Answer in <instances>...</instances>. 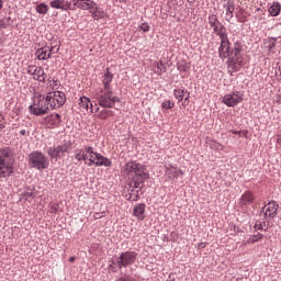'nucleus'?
<instances>
[{
    "instance_id": "1",
    "label": "nucleus",
    "mask_w": 281,
    "mask_h": 281,
    "mask_svg": "<svg viewBox=\"0 0 281 281\" xmlns=\"http://www.w3.org/2000/svg\"><path fill=\"white\" fill-rule=\"evenodd\" d=\"M122 172L128 178L131 188L135 189L139 188L150 177L146 166L137 161L126 162L122 168Z\"/></svg>"
},
{
    "instance_id": "2",
    "label": "nucleus",
    "mask_w": 281,
    "mask_h": 281,
    "mask_svg": "<svg viewBox=\"0 0 281 281\" xmlns=\"http://www.w3.org/2000/svg\"><path fill=\"white\" fill-rule=\"evenodd\" d=\"M75 159L77 161H87L89 159L88 166H97L105 168H111L112 161L108 157H104L102 154L95 151L93 147L86 146L81 149L75 151Z\"/></svg>"
},
{
    "instance_id": "3",
    "label": "nucleus",
    "mask_w": 281,
    "mask_h": 281,
    "mask_svg": "<svg viewBox=\"0 0 281 281\" xmlns=\"http://www.w3.org/2000/svg\"><path fill=\"white\" fill-rule=\"evenodd\" d=\"M93 98L102 109H113L120 102V98L113 90H95Z\"/></svg>"
},
{
    "instance_id": "4",
    "label": "nucleus",
    "mask_w": 281,
    "mask_h": 281,
    "mask_svg": "<svg viewBox=\"0 0 281 281\" xmlns=\"http://www.w3.org/2000/svg\"><path fill=\"white\" fill-rule=\"evenodd\" d=\"M137 262V252L136 251H124L119 255V257L112 259L109 269L115 272L113 266L115 265L119 269H126V267H131V265H135Z\"/></svg>"
},
{
    "instance_id": "5",
    "label": "nucleus",
    "mask_w": 281,
    "mask_h": 281,
    "mask_svg": "<svg viewBox=\"0 0 281 281\" xmlns=\"http://www.w3.org/2000/svg\"><path fill=\"white\" fill-rule=\"evenodd\" d=\"M12 150L8 147L0 149V178L5 179L14 172L12 165Z\"/></svg>"
},
{
    "instance_id": "6",
    "label": "nucleus",
    "mask_w": 281,
    "mask_h": 281,
    "mask_svg": "<svg viewBox=\"0 0 281 281\" xmlns=\"http://www.w3.org/2000/svg\"><path fill=\"white\" fill-rule=\"evenodd\" d=\"M52 105L47 100V97L37 94L33 98V104L29 106V111L32 115H46L49 113Z\"/></svg>"
},
{
    "instance_id": "7",
    "label": "nucleus",
    "mask_w": 281,
    "mask_h": 281,
    "mask_svg": "<svg viewBox=\"0 0 281 281\" xmlns=\"http://www.w3.org/2000/svg\"><path fill=\"white\" fill-rule=\"evenodd\" d=\"M29 166L35 170H47L49 168V158L41 151H33L29 155Z\"/></svg>"
},
{
    "instance_id": "8",
    "label": "nucleus",
    "mask_w": 281,
    "mask_h": 281,
    "mask_svg": "<svg viewBox=\"0 0 281 281\" xmlns=\"http://www.w3.org/2000/svg\"><path fill=\"white\" fill-rule=\"evenodd\" d=\"M228 71L231 75L236 74V71H240L243 65H245V58L243 55L231 54L227 61Z\"/></svg>"
},
{
    "instance_id": "9",
    "label": "nucleus",
    "mask_w": 281,
    "mask_h": 281,
    "mask_svg": "<svg viewBox=\"0 0 281 281\" xmlns=\"http://www.w3.org/2000/svg\"><path fill=\"white\" fill-rule=\"evenodd\" d=\"M46 99L50 104V109H54L55 106H63V104L67 102V95L61 91L48 92Z\"/></svg>"
},
{
    "instance_id": "10",
    "label": "nucleus",
    "mask_w": 281,
    "mask_h": 281,
    "mask_svg": "<svg viewBox=\"0 0 281 281\" xmlns=\"http://www.w3.org/2000/svg\"><path fill=\"white\" fill-rule=\"evenodd\" d=\"M245 98V94L240 91H233L231 93L225 94L222 98L223 104L226 106H237V104H240Z\"/></svg>"
},
{
    "instance_id": "11",
    "label": "nucleus",
    "mask_w": 281,
    "mask_h": 281,
    "mask_svg": "<svg viewBox=\"0 0 281 281\" xmlns=\"http://www.w3.org/2000/svg\"><path fill=\"white\" fill-rule=\"evenodd\" d=\"M27 74L33 76V80H37L38 82L45 83L47 80V74H45V70L42 67L29 66Z\"/></svg>"
},
{
    "instance_id": "12",
    "label": "nucleus",
    "mask_w": 281,
    "mask_h": 281,
    "mask_svg": "<svg viewBox=\"0 0 281 281\" xmlns=\"http://www.w3.org/2000/svg\"><path fill=\"white\" fill-rule=\"evenodd\" d=\"M278 203L276 201H270L268 202L263 207H262V213L265 214L266 218H276L278 216Z\"/></svg>"
},
{
    "instance_id": "13",
    "label": "nucleus",
    "mask_w": 281,
    "mask_h": 281,
    "mask_svg": "<svg viewBox=\"0 0 281 281\" xmlns=\"http://www.w3.org/2000/svg\"><path fill=\"white\" fill-rule=\"evenodd\" d=\"M72 3V10H93L95 8V1L93 0H71Z\"/></svg>"
},
{
    "instance_id": "14",
    "label": "nucleus",
    "mask_w": 281,
    "mask_h": 281,
    "mask_svg": "<svg viewBox=\"0 0 281 281\" xmlns=\"http://www.w3.org/2000/svg\"><path fill=\"white\" fill-rule=\"evenodd\" d=\"M67 150H69V145H58L57 147H49L47 149V155L50 157V159H58V157H63Z\"/></svg>"
},
{
    "instance_id": "15",
    "label": "nucleus",
    "mask_w": 281,
    "mask_h": 281,
    "mask_svg": "<svg viewBox=\"0 0 281 281\" xmlns=\"http://www.w3.org/2000/svg\"><path fill=\"white\" fill-rule=\"evenodd\" d=\"M52 54H54V46H45L42 48H38L35 52V56L37 60H49L52 58Z\"/></svg>"
},
{
    "instance_id": "16",
    "label": "nucleus",
    "mask_w": 281,
    "mask_h": 281,
    "mask_svg": "<svg viewBox=\"0 0 281 281\" xmlns=\"http://www.w3.org/2000/svg\"><path fill=\"white\" fill-rule=\"evenodd\" d=\"M49 5L54 10H61L63 12H67V10H72V2H68L66 0H53L49 2Z\"/></svg>"
},
{
    "instance_id": "17",
    "label": "nucleus",
    "mask_w": 281,
    "mask_h": 281,
    "mask_svg": "<svg viewBox=\"0 0 281 281\" xmlns=\"http://www.w3.org/2000/svg\"><path fill=\"white\" fill-rule=\"evenodd\" d=\"M220 58L225 60V58H229L232 56V52L229 50V38L221 40V45L218 47Z\"/></svg>"
},
{
    "instance_id": "18",
    "label": "nucleus",
    "mask_w": 281,
    "mask_h": 281,
    "mask_svg": "<svg viewBox=\"0 0 281 281\" xmlns=\"http://www.w3.org/2000/svg\"><path fill=\"white\" fill-rule=\"evenodd\" d=\"M111 82H113V74L106 69V72L104 74L102 78V87L97 89L98 91H113V88L111 87Z\"/></svg>"
},
{
    "instance_id": "19",
    "label": "nucleus",
    "mask_w": 281,
    "mask_h": 281,
    "mask_svg": "<svg viewBox=\"0 0 281 281\" xmlns=\"http://www.w3.org/2000/svg\"><path fill=\"white\" fill-rule=\"evenodd\" d=\"M256 201V196L251 191H246L238 200L239 207H247V205H251Z\"/></svg>"
},
{
    "instance_id": "20",
    "label": "nucleus",
    "mask_w": 281,
    "mask_h": 281,
    "mask_svg": "<svg viewBox=\"0 0 281 281\" xmlns=\"http://www.w3.org/2000/svg\"><path fill=\"white\" fill-rule=\"evenodd\" d=\"M47 128H58L60 126V114H49L44 119Z\"/></svg>"
},
{
    "instance_id": "21",
    "label": "nucleus",
    "mask_w": 281,
    "mask_h": 281,
    "mask_svg": "<svg viewBox=\"0 0 281 281\" xmlns=\"http://www.w3.org/2000/svg\"><path fill=\"white\" fill-rule=\"evenodd\" d=\"M133 216L138 218V221H144L146 218V204L140 203L134 206Z\"/></svg>"
},
{
    "instance_id": "22",
    "label": "nucleus",
    "mask_w": 281,
    "mask_h": 281,
    "mask_svg": "<svg viewBox=\"0 0 281 281\" xmlns=\"http://www.w3.org/2000/svg\"><path fill=\"white\" fill-rule=\"evenodd\" d=\"M173 95H175L176 100H178V102H183V99H184L183 104H186L188 102V100L190 99V92H188V90H183V89H175Z\"/></svg>"
},
{
    "instance_id": "23",
    "label": "nucleus",
    "mask_w": 281,
    "mask_h": 281,
    "mask_svg": "<svg viewBox=\"0 0 281 281\" xmlns=\"http://www.w3.org/2000/svg\"><path fill=\"white\" fill-rule=\"evenodd\" d=\"M79 106L83 111H90V113H94L93 103H91V99L87 97H81L79 99Z\"/></svg>"
},
{
    "instance_id": "24",
    "label": "nucleus",
    "mask_w": 281,
    "mask_h": 281,
    "mask_svg": "<svg viewBox=\"0 0 281 281\" xmlns=\"http://www.w3.org/2000/svg\"><path fill=\"white\" fill-rule=\"evenodd\" d=\"M94 113H98L97 117H99V120H109V117H113V115H115V113L108 108L100 111L99 106L94 108Z\"/></svg>"
},
{
    "instance_id": "25",
    "label": "nucleus",
    "mask_w": 281,
    "mask_h": 281,
    "mask_svg": "<svg viewBox=\"0 0 281 281\" xmlns=\"http://www.w3.org/2000/svg\"><path fill=\"white\" fill-rule=\"evenodd\" d=\"M90 14L95 21H100V19H104V16H106V12L101 8H98V3H94V8L91 9Z\"/></svg>"
},
{
    "instance_id": "26",
    "label": "nucleus",
    "mask_w": 281,
    "mask_h": 281,
    "mask_svg": "<svg viewBox=\"0 0 281 281\" xmlns=\"http://www.w3.org/2000/svg\"><path fill=\"white\" fill-rule=\"evenodd\" d=\"M224 9L226 11V19H234V10H236L234 0H227L226 3H224Z\"/></svg>"
},
{
    "instance_id": "27",
    "label": "nucleus",
    "mask_w": 281,
    "mask_h": 281,
    "mask_svg": "<svg viewBox=\"0 0 281 281\" xmlns=\"http://www.w3.org/2000/svg\"><path fill=\"white\" fill-rule=\"evenodd\" d=\"M206 144H209L211 150H215L216 153H223L225 151V145L218 143L217 140H214L210 138Z\"/></svg>"
},
{
    "instance_id": "28",
    "label": "nucleus",
    "mask_w": 281,
    "mask_h": 281,
    "mask_svg": "<svg viewBox=\"0 0 281 281\" xmlns=\"http://www.w3.org/2000/svg\"><path fill=\"white\" fill-rule=\"evenodd\" d=\"M213 31L217 36H220L221 41L227 38V30L221 22L216 26H213Z\"/></svg>"
},
{
    "instance_id": "29",
    "label": "nucleus",
    "mask_w": 281,
    "mask_h": 281,
    "mask_svg": "<svg viewBox=\"0 0 281 281\" xmlns=\"http://www.w3.org/2000/svg\"><path fill=\"white\" fill-rule=\"evenodd\" d=\"M153 71L157 76H161V74H165L166 71V63H164L162 60L157 61L156 64H154Z\"/></svg>"
},
{
    "instance_id": "30",
    "label": "nucleus",
    "mask_w": 281,
    "mask_h": 281,
    "mask_svg": "<svg viewBox=\"0 0 281 281\" xmlns=\"http://www.w3.org/2000/svg\"><path fill=\"white\" fill-rule=\"evenodd\" d=\"M280 11H281L280 2H273L268 9L270 16H279Z\"/></svg>"
},
{
    "instance_id": "31",
    "label": "nucleus",
    "mask_w": 281,
    "mask_h": 281,
    "mask_svg": "<svg viewBox=\"0 0 281 281\" xmlns=\"http://www.w3.org/2000/svg\"><path fill=\"white\" fill-rule=\"evenodd\" d=\"M263 47L268 49L269 54L273 53L276 49V38L271 37L265 41Z\"/></svg>"
},
{
    "instance_id": "32",
    "label": "nucleus",
    "mask_w": 281,
    "mask_h": 281,
    "mask_svg": "<svg viewBox=\"0 0 281 281\" xmlns=\"http://www.w3.org/2000/svg\"><path fill=\"white\" fill-rule=\"evenodd\" d=\"M166 175L172 177V179H177V177H179V170H177V167L166 165Z\"/></svg>"
},
{
    "instance_id": "33",
    "label": "nucleus",
    "mask_w": 281,
    "mask_h": 281,
    "mask_svg": "<svg viewBox=\"0 0 281 281\" xmlns=\"http://www.w3.org/2000/svg\"><path fill=\"white\" fill-rule=\"evenodd\" d=\"M191 65L188 61H179L177 64L178 71H181L182 74H186L190 69Z\"/></svg>"
},
{
    "instance_id": "34",
    "label": "nucleus",
    "mask_w": 281,
    "mask_h": 281,
    "mask_svg": "<svg viewBox=\"0 0 281 281\" xmlns=\"http://www.w3.org/2000/svg\"><path fill=\"white\" fill-rule=\"evenodd\" d=\"M262 238H265V236L260 233H257V234L250 236V238L247 240V243L250 245H254V243H258V241L262 240Z\"/></svg>"
},
{
    "instance_id": "35",
    "label": "nucleus",
    "mask_w": 281,
    "mask_h": 281,
    "mask_svg": "<svg viewBox=\"0 0 281 281\" xmlns=\"http://www.w3.org/2000/svg\"><path fill=\"white\" fill-rule=\"evenodd\" d=\"M48 11H49V8L45 3H40L36 7V12L38 14H47Z\"/></svg>"
},
{
    "instance_id": "36",
    "label": "nucleus",
    "mask_w": 281,
    "mask_h": 281,
    "mask_svg": "<svg viewBox=\"0 0 281 281\" xmlns=\"http://www.w3.org/2000/svg\"><path fill=\"white\" fill-rule=\"evenodd\" d=\"M218 23V18L214 14L209 16V25H211V27H215Z\"/></svg>"
},
{
    "instance_id": "37",
    "label": "nucleus",
    "mask_w": 281,
    "mask_h": 281,
    "mask_svg": "<svg viewBox=\"0 0 281 281\" xmlns=\"http://www.w3.org/2000/svg\"><path fill=\"white\" fill-rule=\"evenodd\" d=\"M240 52H243V45L239 42H237V43L234 44V48L231 52V54L240 55Z\"/></svg>"
},
{
    "instance_id": "38",
    "label": "nucleus",
    "mask_w": 281,
    "mask_h": 281,
    "mask_svg": "<svg viewBox=\"0 0 281 281\" xmlns=\"http://www.w3.org/2000/svg\"><path fill=\"white\" fill-rule=\"evenodd\" d=\"M161 109H175V102L166 100L161 103Z\"/></svg>"
},
{
    "instance_id": "39",
    "label": "nucleus",
    "mask_w": 281,
    "mask_h": 281,
    "mask_svg": "<svg viewBox=\"0 0 281 281\" xmlns=\"http://www.w3.org/2000/svg\"><path fill=\"white\" fill-rule=\"evenodd\" d=\"M48 87L49 89H58L60 87V81L58 80H48Z\"/></svg>"
},
{
    "instance_id": "40",
    "label": "nucleus",
    "mask_w": 281,
    "mask_h": 281,
    "mask_svg": "<svg viewBox=\"0 0 281 281\" xmlns=\"http://www.w3.org/2000/svg\"><path fill=\"white\" fill-rule=\"evenodd\" d=\"M142 32H150V25H148L147 22L142 23L140 25H138V31Z\"/></svg>"
},
{
    "instance_id": "41",
    "label": "nucleus",
    "mask_w": 281,
    "mask_h": 281,
    "mask_svg": "<svg viewBox=\"0 0 281 281\" xmlns=\"http://www.w3.org/2000/svg\"><path fill=\"white\" fill-rule=\"evenodd\" d=\"M116 281H135V279L131 276L120 277Z\"/></svg>"
},
{
    "instance_id": "42",
    "label": "nucleus",
    "mask_w": 281,
    "mask_h": 281,
    "mask_svg": "<svg viewBox=\"0 0 281 281\" xmlns=\"http://www.w3.org/2000/svg\"><path fill=\"white\" fill-rule=\"evenodd\" d=\"M207 247V243H198L196 248L198 249H205Z\"/></svg>"
},
{
    "instance_id": "43",
    "label": "nucleus",
    "mask_w": 281,
    "mask_h": 281,
    "mask_svg": "<svg viewBox=\"0 0 281 281\" xmlns=\"http://www.w3.org/2000/svg\"><path fill=\"white\" fill-rule=\"evenodd\" d=\"M5 128V123L3 122V117L0 116V133Z\"/></svg>"
},
{
    "instance_id": "44",
    "label": "nucleus",
    "mask_w": 281,
    "mask_h": 281,
    "mask_svg": "<svg viewBox=\"0 0 281 281\" xmlns=\"http://www.w3.org/2000/svg\"><path fill=\"white\" fill-rule=\"evenodd\" d=\"M102 216H104V213H94L93 218L98 221L99 218H102Z\"/></svg>"
},
{
    "instance_id": "45",
    "label": "nucleus",
    "mask_w": 281,
    "mask_h": 281,
    "mask_svg": "<svg viewBox=\"0 0 281 281\" xmlns=\"http://www.w3.org/2000/svg\"><path fill=\"white\" fill-rule=\"evenodd\" d=\"M247 133H248L247 131H241L239 137L247 138Z\"/></svg>"
},
{
    "instance_id": "46",
    "label": "nucleus",
    "mask_w": 281,
    "mask_h": 281,
    "mask_svg": "<svg viewBox=\"0 0 281 281\" xmlns=\"http://www.w3.org/2000/svg\"><path fill=\"white\" fill-rule=\"evenodd\" d=\"M255 229H262V224L261 223H256L255 224Z\"/></svg>"
},
{
    "instance_id": "47",
    "label": "nucleus",
    "mask_w": 281,
    "mask_h": 281,
    "mask_svg": "<svg viewBox=\"0 0 281 281\" xmlns=\"http://www.w3.org/2000/svg\"><path fill=\"white\" fill-rule=\"evenodd\" d=\"M231 133H233V135H238L239 137H240V133H241V131H231Z\"/></svg>"
},
{
    "instance_id": "48",
    "label": "nucleus",
    "mask_w": 281,
    "mask_h": 281,
    "mask_svg": "<svg viewBox=\"0 0 281 281\" xmlns=\"http://www.w3.org/2000/svg\"><path fill=\"white\" fill-rule=\"evenodd\" d=\"M115 1V3H126V1H128V0H114Z\"/></svg>"
},
{
    "instance_id": "49",
    "label": "nucleus",
    "mask_w": 281,
    "mask_h": 281,
    "mask_svg": "<svg viewBox=\"0 0 281 281\" xmlns=\"http://www.w3.org/2000/svg\"><path fill=\"white\" fill-rule=\"evenodd\" d=\"M69 262H76V257H70Z\"/></svg>"
},
{
    "instance_id": "50",
    "label": "nucleus",
    "mask_w": 281,
    "mask_h": 281,
    "mask_svg": "<svg viewBox=\"0 0 281 281\" xmlns=\"http://www.w3.org/2000/svg\"><path fill=\"white\" fill-rule=\"evenodd\" d=\"M0 10H3V0H0Z\"/></svg>"
},
{
    "instance_id": "51",
    "label": "nucleus",
    "mask_w": 281,
    "mask_h": 281,
    "mask_svg": "<svg viewBox=\"0 0 281 281\" xmlns=\"http://www.w3.org/2000/svg\"><path fill=\"white\" fill-rule=\"evenodd\" d=\"M21 135H25V130H22V131H21Z\"/></svg>"
},
{
    "instance_id": "52",
    "label": "nucleus",
    "mask_w": 281,
    "mask_h": 281,
    "mask_svg": "<svg viewBox=\"0 0 281 281\" xmlns=\"http://www.w3.org/2000/svg\"><path fill=\"white\" fill-rule=\"evenodd\" d=\"M137 199H139V196H138V195H136V198H134V201H137Z\"/></svg>"
}]
</instances>
